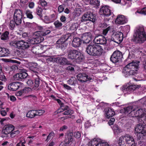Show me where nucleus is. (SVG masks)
Instances as JSON below:
<instances>
[{
    "label": "nucleus",
    "instance_id": "1",
    "mask_svg": "<svg viewBox=\"0 0 146 146\" xmlns=\"http://www.w3.org/2000/svg\"><path fill=\"white\" fill-rule=\"evenodd\" d=\"M93 41L94 43H91L87 46L86 48V51L90 55L100 56L102 54L103 49L101 46L98 44L106 45L107 40L102 36H98L95 37Z\"/></svg>",
    "mask_w": 146,
    "mask_h": 146
},
{
    "label": "nucleus",
    "instance_id": "2",
    "mask_svg": "<svg viewBox=\"0 0 146 146\" xmlns=\"http://www.w3.org/2000/svg\"><path fill=\"white\" fill-rule=\"evenodd\" d=\"M139 61H133L129 63L123 68V73L126 77L130 75H134L136 73L139 68Z\"/></svg>",
    "mask_w": 146,
    "mask_h": 146
},
{
    "label": "nucleus",
    "instance_id": "3",
    "mask_svg": "<svg viewBox=\"0 0 146 146\" xmlns=\"http://www.w3.org/2000/svg\"><path fill=\"white\" fill-rule=\"evenodd\" d=\"M134 39L136 42L141 44L146 40V34L143 26L136 27L134 35Z\"/></svg>",
    "mask_w": 146,
    "mask_h": 146
},
{
    "label": "nucleus",
    "instance_id": "4",
    "mask_svg": "<svg viewBox=\"0 0 146 146\" xmlns=\"http://www.w3.org/2000/svg\"><path fill=\"white\" fill-rule=\"evenodd\" d=\"M129 116L139 117V121L146 125V109H133L129 113Z\"/></svg>",
    "mask_w": 146,
    "mask_h": 146
},
{
    "label": "nucleus",
    "instance_id": "5",
    "mask_svg": "<svg viewBox=\"0 0 146 146\" xmlns=\"http://www.w3.org/2000/svg\"><path fill=\"white\" fill-rule=\"evenodd\" d=\"M70 36V34L63 35L57 41V46L63 50L65 49L68 45L66 42Z\"/></svg>",
    "mask_w": 146,
    "mask_h": 146
},
{
    "label": "nucleus",
    "instance_id": "6",
    "mask_svg": "<svg viewBox=\"0 0 146 146\" xmlns=\"http://www.w3.org/2000/svg\"><path fill=\"white\" fill-rule=\"evenodd\" d=\"M125 140V142L128 144L129 145V146H135V141L133 137L128 134H126L124 136H121L119 140L118 144L121 146L122 141L124 142Z\"/></svg>",
    "mask_w": 146,
    "mask_h": 146
},
{
    "label": "nucleus",
    "instance_id": "7",
    "mask_svg": "<svg viewBox=\"0 0 146 146\" xmlns=\"http://www.w3.org/2000/svg\"><path fill=\"white\" fill-rule=\"evenodd\" d=\"M135 132L137 133V138L139 139H145L146 137V128L141 125H138L135 129Z\"/></svg>",
    "mask_w": 146,
    "mask_h": 146
},
{
    "label": "nucleus",
    "instance_id": "8",
    "mask_svg": "<svg viewBox=\"0 0 146 146\" xmlns=\"http://www.w3.org/2000/svg\"><path fill=\"white\" fill-rule=\"evenodd\" d=\"M50 33V31L49 30H44L42 31L36 32L34 33V35L36 36L37 37L40 36H45L48 34H49ZM39 39V38L38 37H36V38L33 39L31 41V43L33 44H36L40 42H38L37 40H38Z\"/></svg>",
    "mask_w": 146,
    "mask_h": 146
},
{
    "label": "nucleus",
    "instance_id": "9",
    "mask_svg": "<svg viewBox=\"0 0 146 146\" xmlns=\"http://www.w3.org/2000/svg\"><path fill=\"white\" fill-rule=\"evenodd\" d=\"M31 70L32 72L33 76H35L37 77H35V84H34V86L33 88L34 89H35L39 86L40 82L41 80H40L39 78L38 75L39 73L38 72V68L35 67L33 68H31Z\"/></svg>",
    "mask_w": 146,
    "mask_h": 146
},
{
    "label": "nucleus",
    "instance_id": "10",
    "mask_svg": "<svg viewBox=\"0 0 146 146\" xmlns=\"http://www.w3.org/2000/svg\"><path fill=\"white\" fill-rule=\"evenodd\" d=\"M122 58L121 52L119 50L113 52L110 57V60L113 63H115L121 61Z\"/></svg>",
    "mask_w": 146,
    "mask_h": 146
},
{
    "label": "nucleus",
    "instance_id": "11",
    "mask_svg": "<svg viewBox=\"0 0 146 146\" xmlns=\"http://www.w3.org/2000/svg\"><path fill=\"white\" fill-rule=\"evenodd\" d=\"M12 45L18 48L25 49L29 47L30 44L27 42L21 40L15 41L14 43H12Z\"/></svg>",
    "mask_w": 146,
    "mask_h": 146
},
{
    "label": "nucleus",
    "instance_id": "12",
    "mask_svg": "<svg viewBox=\"0 0 146 146\" xmlns=\"http://www.w3.org/2000/svg\"><path fill=\"white\" fill-rule=\"evenodd\" d=\"M88 146H110V145L106 142H102L99 139L94 138L88 143Z\"/></svg>",
    "mask_w": 146,
    "mask_h": 146
},
{
    "label": "nucleus",
    "instance_id": "13",
    "mask_svg": "<svg viewBox=\"0 0 146 146\" xmlns=\"http://www.w3.org/2000/svg\"><path fill=\"white\" fill-rule=\"evenodd\" d=\"M22 17V12L19 9H16L14 13V19L15 21L16 24L19 25L21 23V19Z\"/></svg>",
    "mask_w": 146,
    "mask_h": 146
},
{
    "label": "nucleus",
    "instance_id": "14",
    "mask_svg": "<svg viewBox=\"0 0 146 146\" xmlns=\"http://www.w3.org/2000/svg\"><path fill=\"white\" fill-rule=\"evenodd\" d=\"M86 21H90L94 23L96 21L95 16L90 12L85 13L82 17L81 21L83 22Z\"/></svg>",
    "mask_w": 146,
    "mask_h": 146
},
{
    "label": "nucleus",
    "instance_id": "15",
    "mask_svg": "<svg viewBox=\"0 0 146 146\" xmlns=\"http://www.w3.org/2000/svg\"><path fill=\"white\" fill-rule=\"evenodd\" d=\"M99 13L105 17L109 16L111 14L110 7L107 5L102 6L100 8Z\"/></svg>",
    "mask_w": 146,
    "mask_h": 146
},
{
    "label": "nucleus",
    "instance_id": "16",
    "mask_svg": "<svg viewBox=\"0 0 146 146\" xmlns=\"http://www.w3.org/2000/svg\"><path fill=\"white\" fill-rule=\"evenodd\" d=\"M123 39V34L120 32H117L112 35L111 40L116 43H120Z\"/></svg>",
    "mask_w": 146,
    "mask_h": 146
},
{
    "label": "nucleus",
    "instance_id": "17",
    "mask_svg": "<svg viewBox=\"0 0 146 146\" xmlns=\"http://www.w3.org/2000/svg\"><path fill=\"white\" fill-rule=\"evenodd\" d=\"M40 50H43V52H41L40 54L42 56L45 57H50L51 55L52 54L53 52L52 49L50 48L46 49V46L40 47Z\"/></svg>",
    "mask_w": 146,
    "mask_h": 146
},
{
    "label": "nucleus",
    "instance_id": "18",
    "mask_svg": "<svg viewBox=\"0 0 146 146\" xmlns=\"http://www.w3.org/2000/svg\"><path fill=\"white\" fill-rule=\"evenodd\" d=\"M73 132H69L66 136L64 142L66 144H69L72 146L75 145V142L72 136L73 135Z\"/></svg>",
    "mask_w": 146,
    "mask_h": 146
},
{
    "label": "nucleus",
    "instance_id": "19",
    "mask_svg": "<svg viewBox=\"0 0 146 146\" xmlns=\"http://www.w3.org/2000/svg\"><path fill=\"white\" fill-rule=\"evenodd\" d=\"M76 77L78 80L82 82H86L92 79L91 78L84 73L79 74Z\"/></svg>",
    "mask_w": 146,
    "mask_h": 146
},
{
    "label": "nucleus",
    "instance_id": "20",
    "mask_svg": "<svg viewBox=\"0 0 146 146\" xmlns=\"http://www.w3.org/2000/svg\"><path fill=\"white\" fill-rule=\"evenodd\" d=\"M128 20L125 17L122 15H118L115 20V23L119 25H123L127 22Z\"/></svg>",
    "mask_w": 146,
    "mask_h": 146
},
{
    "label": "nucleus",
    "instance_id": "21",
    "mask_svg": "<svg viewBox=\"0 0 146 146\" xmlns=\"http://www.w3.org/2000/svg\"><path fill=\"white\" fill-rule=\"evenodd\" d=\"M21 86L20 82H12L8 85V88L10 90L15 91L18 90Z\"/></svg>",
    "mask_w": 146,
    "mask_h": 146
},
{
    "label": "nucleus",
    "instance_id": "22",
    "mask_svg": "<svg viewBox=\"0 0 146 146\" xmlns=\"http://www.w3.org/2000/svg\"><path fill=\"white\" fill-rule=\"evenodd\" d=\"M93 36L90 33H85L83 34L82 38L84 42L89 43L92 40Z\"/></svg>",
    "mask_w": 146,
    "mask_h": 146
},
{
    "label": "nucleus",
    "instance_id": "23",
    "mask_svg": "<svg viewBox=\"0 0 146 146\" xmlns=\"http://www.w3.org/2000/svg\"><path fill=\"white\" fill-rule=\"evenodd\" d=\"M79 52L80 51L76 50H70L68 52V58L72 60H75Z\"/></svg>",
    "mask_w": 146,
    "mask_h": 146
},
{
    "label": "nucleus",
    "instance_id": "24",
    "mask_svg": "<svg viewBox=\"0 0 146 146\" xmlns=\"http://www.w3.org/2000/svg\"><path fill=\"white\" fill-rule=\"evenodd\" d=\"M28 76L27 74L25 72H23L16 74L14 76V79L16 80L22 81L25 78Z\"/></svg>",
    "mask_w": 146,
    "mask_h": 146
},
{
    "label": "nucleus",
    "instance_id": "25",
    "mask_svg": "<svg viewBox=\"0 0 146 146\" xmlns=\"http://www.w3.org/2000/svg\"><path fill=\"white\" fill-rule=\"evenodd\" d=\"M56 62L61 65L68 64H69L67 59L66 58L61 56L56 58Z\"/></svg>",
    "mask_w": 146,
    "mask_h": 146
},
{
    "label": "nucleus",
    "instance_id": "26",
    "mask_svg": "<svg viewBox=\"0 0 146 146\" xmlns=\"http://www.w3.org/2000/svg\"><path fill=\"white\" fill-rule=\"evenodd\" d=\"M105 113V116L108 118L113 116L115 114L114 110L111 108H107L104 110Z\"/></svg>",
    "mask_w": 146,
    "mask_h": 146
},
{
    "label": "nucleus",
    "instance_id": "27",
    "mask_svg": "<svg viewBox=\"0 0 146 146\" xmlns=\"http://www.w3.org/2000/svg\"><path fill=\"white\" fill-rule=\"evenodd\" d=\"M139 85H132L129 86H126V87L124 89V91L127 92V93L129 94L131 92H132L139 88Z\"/></svg>",
    "mask_w": 146,
    "mask_h": 146
},
{
    "label": "nucleus",
    "instance_id": "28",
    "mask_svg": "<svg viewBox=\"0 0 146 146\" xmlns=\"http://www.w3.org/2000/svg\"><path fill=\"white\" fill-rule=\"evenodd\" d=\"M14 129V127L12 125H5L3 130V132L6 134L11 133Z\"/></svg>",
    "mask_w": 146,
    "mask_h": 146
},
{
    "label": "nucleus",
    "instance_id": "29",
    "mask_svg": "<svg viewBox=\"0 0 146 146\" xmlns=\"http://www.w3.org/2000/svg\"><path fill=\"white\" fill-rule=\"evenodd\" d=\"M0 51V57H7L10 55V52L8 49L1 47Z\"/></svg>",
    "mask_w": 146,
    "mask_h": 146
},
{
    "label": "nucleus",
    "instance_id": "30",
    "mask_svg": "<svg viewBox=\"0 0 146 146\" xmlns=\"http://www.w3.org/2000/svg\"><path fill=\"white\" fill-rule=\"evenodd\" d=\"M81 40L79 38H75L72 42V46L74 47H78L81 44Z\"/></svg>",
    "mask_w": 146,
    "mask_h": 146
},
{
    "label": "nucleus",
    "instance_id": "31",
    "mask_svg": "<svg viewBox=\"0 0 146 146\" xmlns=\"http://www.w3.org/2000/svg\"><path fill=\"white\" fill-rule=\"evenodd\" d=\"M84 59V56L83 54L82 53L80 52H79L78 56L75 59L76 62L78 63L83 61Z\"/></svg>",
    "mask_w": 146,
    "mask_h": 146
},
{
    "label": "nucleus",
    "instance_id": "32",
    "mask_svg": "<svg viewBox=\"0 0 146 146\" xmlns=\"http://www.w3.org/2000/svg\"><path fill=\"white\" fill-rule=\"evenodd\" d=\"M112 129L113 131L114 134L115 135L119 134L122 131L121 128L117 125H114L113 126Z\"/></svg>",
    "mask_w": 146,
    "mask_h": 146
},
{
    "label": "nucleus",
    "instance_id": "33",
    "mask_svg": "<svg viewBox=\"0 0 146 146\" xmlns=\"http://www.w3.org/2000/svg\"><path fill=\"white\" fill-rule=\"evenodd\" d=\"M35 113V110L29 111L26 114V117L30 118H33L36 116Z\"/></svg>",
    "mask_w": 146,
    "mask_h": 146
},
{
    "label": "nucleus",
    "instance_id": "34",
    "mask_svg": "<svg viewBox=\"0 0 146 146\" xmlns=\"http://www.w3.org/2000/svg\"><path fill=\"white\" fill-rule=\"evenodd\" d=\"M41 50H40V47L38 46L33 47L31 49L32 52L34 54H40Z\"/></svg>",
    "mask_w": 146,
    "mask_h": 146
},
{
    "label": "nucleus",
    "instance_id": "35",
    "mask_svg": "<svg viewBox=\"0 0 146 146\" xmlns=\"http://www.w3.org/2000/svg\"><path fill=\"white\" fill-rule=\"evenodd\" d=\"M81 13V9L80 8H76L73 12V15L77 17L80 15Z\"/></svg>",
    "mask_w": 146,
    "mask_h": 146
},
{
    "label": "nucleus",
    "instance_id": "36",
    "mask_svg": "<svg viewBox=\"0 0 146 146\" xmlns=\"http://www.w3.org/2000/svg\"><path fill=\"white\" fill-rule=\"evenodd\" d=\"M90 3L94 6H98L100 5V1L98 0H90Z\"/></svg>",
    "mask_w": 146,
    "mask_h": 146
},
{
    "label": "nucleus",
    "instance_id": "37",
    "mask_svg": "<svg viewBox=\"0 0 146 146\" xmlns=\"http://www.w3.org/2000/svg\"><path fill=\"white\" fill-rule=\"evenodd\" d=\"M9 34V33L7 31L5 32L1 36V39L4 40L8 39Z\"/></svg>",
    "mask_w": 146,
    "mask_h": 146
},
{
    "label": "nucleus",
    "instance_id": "38",
    "mask_svg": "<svg viewBox=\"0 0 146 146\" xmlns=\"http://www.w3.org/2000/svg\"><path fill=\"white\" fill-rule=\"evenodd\" d=\"M19 130H13L10 133V136L11 137H13L18 135L19 133Z\"/></svg>",
    "mask_w": 146,
    "mask_h": 146
},
{
    "label": "nucleus",
    "instance_id": "39",
    "mask_svg": "<svg viewBox=\"0 0 146 146\" xmlns=\"http://www.w3.org/2000/svg\"><path fill=\"white\" fill-rule=\"evenodd\" d=\"M78 27V23H73L70 26V30L71 31L76 30Z\"/></svg>",
    "mask_w": 146,
    "mask_h": 146
},
{
    "label": "nucleus",
    "instance_id": "40",
    "mask_svg": "<svg viewBox=\"0 0 146 146\" xmlns=\"http://www.w3.org/2000/svg\"><path fill=\"white\" fill-rule=\"evenodd\" d=\"M42 9L40 7H38L36 9V13L41 18L42 17Z\"/></svg>",
    "mask_w": 146,
    "mask_h": 146
},
{
    "label": "nucleus",
    "instance_id": "41",
    "mask_svg": "<svg viewBox=\"0 0 146 146\" xmlns=\"http://www.w3.org/2000/svg\"><path fill=\"white\" fill-rule=\"evenodd\" d=\"M74 113V111L71 110H66L65 111L62 113L64 115H70L69 116L70 117V115H71L72 114Z\"/></svg>",
    "mask_w": 146,
    "mask_h": 146
},
{
    "label": "nucleus",
    "instance_id": "42",
    "mask_svg": "<svg viewBox=\"0 0 146 146\" xmlns=\"http://www.w3.org/2000/svg\"><path fill=\"white\" fill-rule=\"evenodd\" d=\"M30 89L29 87H25L23 89L20 90L21 92V93L23 95H24L25 94H27L30 91Z\"/></svg>",
    "mask_w": 146,
    "mask_h": 146
},
{
    "label": "nucleus",
    "instance_id": "43",
    "mask_svg": "<svg viewBox=\"0 0 146 146\" xmlns=\"http://www.w3.org/2000/svg\"><path fill=\"white\" fill-rule=\"evenodd\" d=\"M32 13V12L29 10H27L26 12V14L27 17L31 19H32L33 17Z\"/></svg>",
    "mask_w": 146,
    "mask_h": 146
},
{
    "label": "nucleus",
    "instance_id": "44",
    "mask_svg": "<svg viewBox=\"0 0 146 146\" xmlns=\"http://www.w3.org/2000/svg\"><path fill=\"white\" fill-rule=\"evenodd\" d=\"M15 24H16V23L14 20H12L11 21L10 23L9 26L11 30H13L14 29L15 26Z\"/></svg>",
    "mask_w": 146,
    "mask_h": 146
},
{
    "label": "nucleus",
    "instance_id": "45",
    "mask_svg": "<svg viewBox=\"0 0 146 146\" xmlns=\"http://www.w3.org/2000/svg\"><path fill=\"white\" fill-rule=\"evenodd\" d=\"M36 111V115H41L44 113V111L42 110H35Z\"/></svg>",
    "mask_w": 146,
    "mask_h": 146
},
{
    "label": "nucleus",
    "instance_id": "46",
    "mask_svg": "<svg viewBox=\"0 0 146 146\" xmlns=\"http://www.w3.org/2000/svg\"><path fill=\"white\" fill-rule=\"evenodd\" d=\"M54 24L55 27L56 28L61 27L62 25V23L58 21H55L54 23Z\"/></svg>",
    "mask_w": 146,
    "mask_h": 146
},
{
    "label": "nucleus",
    "instance_id": "47",
    "mask_svg": "<svg viewBox=\"0 0 146 146\" xmlns=\"http://www.w3.org/2000/svg\"><path fill=\"white\" fill-rule=\"evenodd\" d=\"M27 83L28 86L32 87L34 86V83L32 80L31 79L28 80L27 82Z\"/></svg>",
    "mask_w": 146,
    "mask_h": 146
},
{
    "label": "nucleus",
    "instance_id": "48",
    "mask_svg": "<svg viewBox=\"0 0 146 146\" xmlns=\"http://www.w3.org/2000/svg\"><path fill=\"white\" fill-rule=\"evenodd\" d=\"M54 135V133L53 132H51L47 136L45 141L47 142H48L49 140L50 139L51 137L53 136Z\"/></svg>",
    "mask_w": 146,
    "mask_h": 146
},
{
    "label": "nucleus",
    "instance_id": "49",
    "mask_svg": "<svg viewBox=\"0 0 146 146\" xmlns=\"http://www.w3.org/2000/svg\"><path fill=\"white\" fill-rule=\"evenodd\" d=\"M133 107L132 106H130L124 108L125 112V113H127L132 110Z\"/></svg>",
    "mask_w": 146,
    "mask_h": 146
},
{
    "label": "nucleus",
    "instance_id": "50",
    "mask_svg": "<svg viewBox=\"0 0 146 146\" xmlns=\"http://www.w3.org/2000/svg\"><path fill=\"white\" fill-rule=\"evenodd\" d=\"M49 58L46 59V60L48 62H56V58L52 57L51 56Z\"/></svg>",
    "mask_w": 146,
    "mask_h": 146
},
{
    "label": "nucleus",
    "instance_id": "51",
    "mask_svg": "<svg viewBox=\"0 0 146 146\" xmlns=\"http://www.w3.org/2000/svg\"><path fill=\"white\" fill-rule=\"evenodd\" d=\"M137 12L139 13L146 15V7H143L140 11H137Z\"/></svg>",
    "mask_w": 146,
    "mask_h": 146
},
{
    "label": "nucleus",
    "instance_id": "52",
    "mask_svg": "<svg viewBox=\"0 0 146 146\" xmlns=\"http://www.w3.org/2000/svg\"><path fill=\"white\" fill-rule=\"evenodd\" d=\"M73 136L76 138H79L81 137V133L79 131H77L74 133Z\"/></svg>",
    "mask_w": 146,
    "mask_h": 146
},
{
    "label": "nucleus",
    "instance_id": "53",
    "mask_svg": "<svg viewBox=\"0 0 146 146\" xmlns=\"http://www.w3.org/2000/svg\"><path fill=\"white\" fill-rule=\"evenodd\" d=\"M110 29V27H107L106 29L103 30L102 32L103 34L104 35H106L108 33V31Z\"/></svg>",
    "mask_w": 146,
    "mask_h": 146
},
{
    "label": "nucleus",
    "instance_id": "54",
    "mask_svg": "<svg viewBox=\"0 0 146 146\" xmlns=\"http://www.w3.org/2000/svg\"><path fill=\"white\" fill-rule=\"evenodd\" d=\"M64 10V8L62 5H59L58 7V11L59 13H62Z\"/></svg>",
    "mask_w": 146,
    "mask_h": 146
},
{
    "label": "nucleus",
    "instance_id": "55",
    "mask_svg": "<svg viewBox=\"0 0 146 146\" xmlns=\"http://www.w3.org/2000/svg\"><path fill=\"white\" fill-rule=\"evenodd\" d=\"M39 3H40L42 6L43 7L46 6L47 5V3L44 0H40L39 1Z\"/></svg>",
    "mask_w": 146,
    "mask_h": 146
},
{
    "label": "nucleus",
    "instance_id": "56",
    "mask_svg": "<svg viewBox=\"0 0 146 146\" xmlns=\"http://www.w3.org/2000/svg\"><path fill=\"white\" fill-rule=\"evenodd\" d=\"M74 116L73 115H70V116H67L65 117H63L60 118L61 119H62L63 120L65 119L68 118H74Z\"/></svg>",
    "mask_w": 146,
    "mask_h": 146
},
{
    "label": "nucleus",
    "instance_id": "57",
    "mask_svg": "<svg viewBox=\"0 0 146 146\" xmlns=\"http://www.w3.org/2000/svg\"><path fill=\"white\" fill-rule=\"evenodd\" d=\"M115 121V119L113 117L111 118L110 119L109 121L108 122V123L109 125H113V123Z\"/></svg>",
    "mask_w": 146,
    "mask_h": 146
},
{
    "label": "nucleus",
    "instance_id": "58",
    "mask_svg": "<svg viewBox=\"0 0 146 146\" xmlns=\"http://www.w3.org/2000/svg\"><path fill=\"white\" fill-rule=\"evenodd\" d=\"M60 107L61 109L64 111L68 109V106H67L64 105V104H63V105L61 106Z\"/></svg>",
    "mask_w": 146,
    "mask_h": 146
},
{
    "label": "nucleus",
    "instance_id": "59",
    "mask_svg": "<svg viewBox=\"0 0 146 146\" xmlns=\"http://www.w3.org/2000/svg\"><path fill=\"white\" fill-rule=\"evenodd\" d=\"M3 74V73L0 74V80H1L5 82L7 80L5 76Z\"/></svg>",
    "mask_w": 146,
    "mask_h": 146
},
{
    "label": "nucleus",
    "instance_id": "60",
    "mask_svg": "<svg viewBox=\"0 0 146 146\" xmlns=\"http://www.w3.org/2000/svg\"><path fill=\"white\" fill-rule=\"evenodd\" d=\"M25 143V141H24L23 142H22L21 141H20L17 145V146H25L24 145V144Z\"/></svg>",
    "mask_w": 146,
    "mask_h": 146
},
{
    "label": "nucleus",
    "instance_id": "61",
    "mask_svg": "<svg viewBox=\"0 0 146 146\" xmlns=\"http://www.w3.org/2000/svg\"><path fill=\"white\" fill-rule=\"evenodd\" d=\"M100 27L101 28H105L107 27V24L105 23H102L99 25Z\"/></svg>",
    "mask_w": 146,
    "mask_h": 146
},
{
    "label": "nucleus",
    "instance_id": "62",
    "mask_svg": "<svg viewBox=\"0 0 146 146\" xmlns=\"http://www.w3.org/2000/svg\"><path fill=\"white\" fill-rule=\"evenodd\" d=\"M60 20L62 22H64L66 20V18L64 16L62 15L60 17Z\"/></svg>",
    "mask_w": 146,
    "mask_h": 146
},
{
    "label": "nucleus",
    "instance_id": "63",
    "mask_svg": "<svg viewBox=\"0 0 146 146\" xmlns=\"http://www.w3.org/2000/svg\"><path fill=\"white\" fill-rule=\"evenodd\" d=\"M34 3L33 2H31L29 3V6L30 8H33L34 7Z\"/></svg>",
    "mask_w": 146,
    "mask_h": 146
},
{
    "label": "nucleus",
    "instance_id": "64",
    "mask_svg": "<svg viewBox=\"0 0 146 146\" xmlns=\"http://www.w3.org/2000/svg\"><path fill=\"white\" fill-rule=\"evenodd\" d=\"M138 143L139 144H141L140 146H146V143L145 142L140 141Z\"/></svg>",
    "mask_w": 146,
    "mask_h": 146
}]
</instances>
